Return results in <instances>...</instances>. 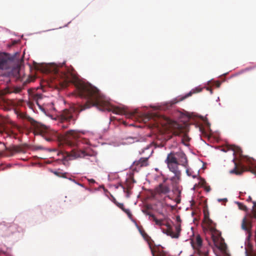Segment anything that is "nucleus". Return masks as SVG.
<instances>
[{"label": "nucleus", "mask_w": 256, "mask_h": 256, "mask_svg": "<svg viewBox=\"0 0 256 256\" xmlns=\"http://www.w3.org/2000/svg\"><path fill=\"white\" fill-rule=\"evenodd\" d=\"M73 70V68L66 66L62 68L61 70H54V78L56 84H59L62 88H64L70 83H74L78 96L88 100L83 105L79 104L76 107L72 106L64 110L60 114V120L62 122L75 120L74 114L76 111L80 112L92 106H96L101 110H107L115 114L126 116V109L111 104L97 88L89 84L76 82V76L74 74Z\"/></svg>", "instance_id": "f257e3e1"}, {"label": "nucleus", "mask_w": 256, "mask_h": 256, "mask_svg": "<svg viewBox=\"0 0 256 256\" xmlns=\"http://www.w3.org/2000/svg\"><path fill=\"white\" fill-rule=\"evenodd\" d=\"M164 162L170 171L174 174V176L171 178L170 180L175 182L180 181L182 174L178 166H186L187 164L188 160L186 154L182 150L177 152L172 151L168 154Z\"/></svg>", "instance_id": "f03ea898"}, {"label": "nucleus", "mask_w": 256, "mask_h": 256, "mask_svg": "<svg viewBox=\"0 0 256 256\" xmlns=\"http://www.w3.org/2000/svg\"><path fill=\"white\" fill-rule=\"evenodd\" d=\"M155 120L156 124L161 125L164 130L170 132L174 135L180 136L182 134L183 135V138H182V142H184V138L189 139L186 134L183 132L184 128L182 124L164 116L157 118Z\"/></svg>", "instance_id": "7ed1b4c3"}, {"label": "nucleus", "mask_w": 256, "mask_h": 256, "mask_svg": "<svg viewBox=\"0 0 256 256\" xmlns=\"http://www.w3.org/2000/svg\"><path fill=\"white\" fill-rule=\"evenodd\" d=\"M148 215L150 216L152 218L153 221L155 222L156 225L159 226L165 225L163 220L157 219L154 216V215L153 214H148ZM176 221L177 222V224L175 226V230L176 232H173L172 228L171 227L170 225L168 224H166V228H162V230L164 234H166V235L170 236L172 238H179L180 236V233L182 230L180 224L182 220L180 216H176Z\"/></svg>", "instance_id": "20e7f679"}, {"label": "nucleus", "mask_w": 256, "mask_h": 256, "mask_svg": "<svg viewBox=\"0 0 256 256\" xmlns=\"http://www.w3.org/2000/svg\"><path fill=\"white\" fill-rule=\"evenodd\" d=\"M191 244L194 251V254L198 256H208L209 248L202 245V240L200 235L191 240Z\"/></svg>", "instance_id": "39448f33"}, {"label": "nucleus", "mask_w": 256, "mask_h": 256, "mask_svg": "<svg viewBox=\"0 0 256 256\" xmlns=\"http://www.w3.org/2000/svg\"><path fill=\"white\" fill-rule=\"evenodd\" d=\"M80 137V134L72 130L68 131L64 135L63 142L70 146H74L77 144L78 140Z\"/></svg>", "instance_id": "423d86ee"}, {"label": "nucleus", "mask_w": 256, "mask_h": 256, "mask_svg": "<svg viewBox=\"0 0 256 256\" xmlns=\"http://www.w3.org/2000/svg\"><path fill=\"white\" fill-rule=\"evenodd\" d=\"M15 60L6 52L0 53V69L8 70L14 64Z\"/></svg>", "instance_id": "0eeeda50"}, {"label": "nucleus", "mask_w": 256, "mask_h": 256, "mask_svg": "<svg viewBox=\"0 0 256 256\" xmlns=\"http://www.w3.org/2000/svg\"><path fill=\"white\" fill-rule=\"evenodd\" d=\"M27 148L26 144L12 146L10 148H6V150L8 154H6V156H11L16 153H26Z\"/></svg>", "instance_id": "6e6552de"}, {"label": "nucleus", "mask_w": 256, "mask_h": 256, "mask_svg": "<svg viewBox=\"0 0 256 256\" xmlns=\"http://www.w3.org/2000/svg\"><path fill=\"white\" fill-rule=\"evenodd\" d=\"M86 155V154L84 151L76 149L72 150L70 154H68V156L70 157L68 158L69 160L78 158H83Z\"/></svg>", "instance_id": "1a4fd4ad"}, {"label": "nucleus", "mask_w": 256, "mask_h": 256, "mask_svg": "<svg viewBox=\"0 0 256 256\" xmlns=\"http://www.w3.org/2000/svg\"><path fill=\"white\" fill-rule=\"evenodd\" d=\"M10 71L9 72L8 74H4L7 77L13 76L14 78H18L19 77V72L20 67L18 64L16 65V62H14V64H13V66L10 68Z\"/></svg>", "instance_id": "9d476101"}, {"label": "nucleus", "mask_w": 256, "mask_h": 256, "mask_svg": "<svg viewBox=\"0 0 256 256\" xmlns=\"http://www.w3.org/2000/svg\"><path fill=\"white\" fill-rule=\"evenodd\" d=\"M170 192V188L168 186L162 184H160L156 188L155 192L157 194H166Z\"/></svg>", "instance_id": "9b49d317"}, {"label": "nucleus", "mask_w": 256, "mask_h": 256, "mask_svg": "<svg viewBox=\"0 0 256 256\" xmlns=\"http://www.w3.org/2000/svg\"><path fill=\"white\" fill-rule=\"evenodd\" d=\"M22 90L20 87H6L2 90V94H6L12 93L18 94L22 91Z\"/></svg>", "instance_id": "f8f14e48"}, {"label": "nucleus", "mask_w": 256, "mask_h": 256, "mask_svg": "<svg viewBox=\"0 0 256 256\" xmlns=\"http://www.w3.org/2000/svg\"><path fill=\"white\" fill-rule=\"evenodd\" d=\"M210 231L211 233L212 240L214 242L218 240L220 237L221 236L220 232L216 228L215 226H211Z\"/></svg>", "instance_id": "ddd939ff"}, {"label": "nucleus", "mask_w": 256, "mask_h": 256, "mask_svg": "<svg viewBox=\"0 0 256 256\" xmlns=\"http://www.w3.org/2000/svg\"><path fill=\"white\" fill-rule=\"evenodd\" d=\"M150 249L152 256H167L166 252L164 251L162 248H158L156 250H154L152 248V246H150Z\"/></svg>", "instance_id": "4468645a"}, {"label": "nucleus", "mask_w": 256, "mask_h": 256, "mask_svg": "<svg viewBox=\"0 0 256 256\" xmlns=\"http://www.w3.org/2000/svg\"><path fill=\"white\" fill-rule=\"evenodd\" d=\"M134 164L140 167L148 166V158H142L138 161H135Z\"/></svg>", "instance_id": "2eb2a0df"}, {"label": "nucleus", "mask_w": 256, "mask_h": 256, "mask_svg": "<svg viewBox=\"0 0 256 256\" xmlns=\"http://www.w3.org/2000/svg\"><path fill=\"white\" fill-rule=\"evenodd\" d=\"M29 93L30 94L31 98L35 101L38 105H40L38 104V100H42V94H39L36 92H32L30 93V90H28Z\"/></svg>", "instance_id": "dca6fc26"}, {"label": "nucleus", "mask_w": 256, "mask_h": 256, "mask_svg": "<svg viewBox=\"0 0 256 256\" xmlns=\"http://www.w3.org/2000/svg\"><path fill=\"white\" fill-rule=\"evenodd\" d=\"M234 168L230 171V173L232 174H234L236 175L241 174L244 172V168H242L238 167L236 162L234 163Z\"/></svg>", "instance_id": "f3484780"}, {"label": "nucleus", "mask_w": 256, "mask_h": 256, "mask_svg": "<svg viewBox=\"0 0 256 256\" xmlns=\"http://www.w3.org/2000/svg\"><path fill=\"white\" fill-rule=\"evenodd\" d=\"M202 88H196L195 89L192 90L190 92H189L188 94H186L185 96H184V98H186L192 95L193 94L197 93L198 92H200L202 90Z\"/></svg>", "instance_id": "a211bd4d"}, {"label": "nucleus", "mask_w": 256, "mask_h": 256, "mask_svg": "<svg viewBox=\"0 0 256 256\" xmlns=\"http://www.w3.org/2000/svg\"><path fill=\"white\" fill-rule=\"evenodd\" d=\"M242 228L244 230L248 232L250 230V228L247 225V223H246V218H244V220H242Z\"/></svg>", "instance_id": "6ab92c4d"}, {"label": "nucleus", "mask_w": 256, "mask_h": 256, "mask_svg": "<svg viewBox=\"0 0 256 256\" xmlns=\"http://www.w3.org/2000/svg\"><path fill=\"white\" fill-rule=\"evenodd\" d=\"M142 236L143 238L148 242L149 246L150 247V246H151L150 242L152 240L150 237L146 232L143 234Z\"/></svg>", "instance_id": "aec40b11"}, {"label": "nucleus", "mask_w": 256, "mask_h": 256, "mask_svg": "<svg viewBox=\"0 0 256 256\" xmlns=\"http://www.w3.org/2000/svg\"><path fill=\"white\" fill-rule=\"evenodd\" d=\"M204 222L207 225L209 230H210V228L211 226H212L213 222L212 221V220L211 219H210V218H208V220H204Z\"/></svg>", "instance_id": "412c9836"}, {"label": "nucleus", "mask_w": 256, "mask_h": 256, "mask_svg": "<svg viewBox=\"0 0 256 256\" xmlns=\"http://www.w3.org/2000/svg\"><path fill=\"white\" fill-rule=\"evenodd\" d=\"M128 114H129V119L133 118L135 116H136L138 115V110H135L134 112H132L129 110Z\"/></svg>", "instance_id": "4be33fe9"}, {"label": "nucleus", "mask_w": 256, "mask_h": 256, "mask_svg": "<svg viewBox=\"0 0 256 256\" xmlns=\"http://www.w3.org/2000/svg\"><path fill=\"white\" fill-rule=\"evenodd\" d=\"M152 116L150 114H147L145 115V116L143 118L142 120L144 123H146L148 121H149L152 118Z\"/></svg>", "instance_id": "5701e85b"}, {"label": "nucleus", "mask_w": 256, "mask_h": 256, "mask_svg": "<svg viewBox=\"0 0 256 256\" xmlns=\"http://www.w3.org/2000/svg\"><path fill=\"white\" fill-rule=\"evenodd\" d=\"M231 147H232V150L234 151V153L237 152V153L240 154L242 152V150L240 149V148H239L238 146H232Z\"/></svg>", "instance_id": "b1692460"}, {"label": "nucleus", "mask_w": 256, "mask_h": 256, "mask_svg": "<svg viewBox=\"0 0 256 256\" xmlns=\"http://www.w3.org/2000/svg\"><path fill=\"white\" fill-rule=\"evenodd\" d=\"M178 101L176 100H170L166 104V107L169 108L172 106L174 104H176Z\"/></svg>", "instance_id": "393cba45"}, {"label": "nucleus", "mask_w": 256, "mask_h": 256, "mask_svg": "<svg viewBox=\"0 0 256 256\" xmlns=\"http://www.w3.org/2000/svg\"><path fill=\"white\" fill-rule=\"evenodd\" d=\"M116 205L121 208L124 212L127 214H128V210L125 209L124 207V204L121 203H116Z\"/></svg>", "instance_id": "a878e982"}, {"label": "nucleus", "mask_w": 256, "mask_h": 256, "mask_svg": "<svg viewBox=\"0 0 256 256\" xmlns=\"http://www.w3.org/2000/svg\"><path fill=\"white\" fill-rule=\"evenodd\" d=\"M254 206L252 210V214L254 217L256 218V202H253Z\"/></svg>", "instance_id": "bb28decb"}, {"label": "nucleus", "mask_w": 256, "mask_h": 256, "mask_svg": "<svg viewBox=\"0 0 256 256\" xmlns=\"http://www.w3.org/2000/svg\"><path fill=\"white\" fill-rule=\"evenodd\" d=\"M238 208L240 209L244 210H246L247 208L246 206L244 205V204L240 203V202H238Z\"/></svg>", "instance_id": "cd10ccee"}, {"label": "nucleus", "mask_w": 256, "mask_h": 256, "mask_svg": "<svg viewBox=\"0 0 256 256\" xmlns=\"http://www.w3.org/2000/svg\"><path fill=\"white\" fill-rule=\"evenodd\" d=\"M136 226L139 232L141 234V235H142L143 234H144L146 232L143 228L142 226H138L136 224Z\"/></svg>", "instance_id": "c85d7f7f"}, {"label": "nucleus", "mask_w": 256, "mask_h": 256, "mask_svg": "<svg viewBox=\"0 0 256 256\" xmlns=\"http://www.w3.org/2000/svg\"><path fill=\"white\" fill-rule=\"evenodd\" d=\"M186 174L188 176H192V178H196V175H192V172L188 169H187L186 170Z\"/></svg>", "instance_id": "c756f323"}, {"label": "nucleus", "mask_w": 256, "mask_h": 256, "mask_svg": "<svg viewBox=\"0 0 256 256\" xmlns=\"http://www.w3.org/2000/svg\"><path fill=\"white\" fill-rule=\"evenodd\" d=\"M208 218H210L208 212H206L205 211H204V221L206 220Z\"/></svg>", "instance_id": "7c9ffc66"}, {"label": "nucleus", "mask_w": 256, "mask_h": 256, "mask_svg": "<svg viewBox=\"0 0 256 256\" xmlns=\"http://www.w3.org/2000/svg\"><path fill=\"white\" fill-rule=\"evenodd\" d=\"M6 154H8V151L6 150V152H0V158L6 156Z\"/></svg>", "instance_id": "2f4dec72"}, {"label": "nucleus", "mask_w": 256, "mask_h": 256, "mask_svg": "<svg viewBox=\"0 0 256 256\" xmlns=\"http://www.w3.org/2000/svg\"><path fill=\"white\" fill-rule=\"evenodd\" d=\"M19 116L22 118H28L27 115L24 113H20V114Z\"/></svg>", "instance_id": "473e14b6"}, {"label": "nucleus", "mask_w": 256, "mask_h": 256, "mask_svg": "<svg viewBox=\"0 0 256 256\" xmlns=\"http://www.w3.org/2000/svg\"><path fill=\"white\" fill-rule=\"evenodd\" d=\"M132 180L133 182H135V180L132 178L131 176L129 175V184H130V181ZM130 188V186H129V189Z\"/></svg>", "instance_id": "72a5a7b5"}, {"label": "nucleus", "mask_w": 256, "mask_h": 256, "mask_svg": "<svg viewBox=\"0 0 256 256\" xmlns=\"http://www.w3.org/2000/svg\"><path fill=\"white\" fill-rule=\"evenodd\" d=\"M70 180L72 182H75L76 184H78V185H80V186H83V184H79L78 182H76V180H73V179H72L71 178H70Z\"/></svg>", "instance_id": "f704fd0d"}, {"label": "nucleus", "mask_w": 256, "mask_h": 256, "mask_svg": "<svg viewBox=\"0 0 256 256\" xmlns=\"http://www.w3.org/2000/svg\"><path fill=\"white\" fill-rule=\"evenodd\" d=\"M124 192L126 193V196H128V187L124 188Z\"/></svg>", "instance_id": "c9c22d12"}, {"label": "nucleus", "mask_w": 256, "mask_h": 256, "mask_svg": "<svg viewBox=\"0 0 256 256\" xmlns=\"http://www.w3.org/2000/svg\"><path fill=\"white\" fill-rule=\"evenodd\" d=\"M205 190L207 192H209L210 190V186H206Z\"/></svg>", "instance_id": "e433bc0d"}, {"label": "nucleus", "mask_w": 256, "mask_h": 256, "mask_svg": "<svg viewBox=\"0 0 256 256\" xmlns=\"http://www.w3.org/2000/svg\"><path fill=\"white\" fill-rule=\"evenodd\" d=\"M88 182H90V183H94L95 182V180L94 179H90V180H88Z\"/></svg>", "instance_id": "4c0bfd02"}, {"label": "nucleus", "mask_w": 256, "mask_h": 256, "mask_svg": "<svg viewBox=\"0 0 256 256\" xmlns=\"http://www.w3.org/2000/svg\"><path fill=\"white\" fill-rule=\"evenodd\" d=\"M54 174L58 176H60V174H59V172H54Z\"/></svg>", "instance_id": "58836bf2"}, {"label": "nucleus", "mask_w": 256, "mask_h": 256, "mask_svg": "<svg viewBox=\"0 0 256 256\" xmlns=\"http://www.w3.org/2000/svg\"><path fill=\"white\" fill-rule=\"evenodd\" d=\"M34 133H35V134H36L39 133V132H38V130H36L34 131Z\"/></svg>", "instance_id": "ea45409f"}, {"label": "nucleus", "mask_w": 256, "mask_h": 256, "mask_svg": "<svg viewBox=\"0 0 256 256\" xmlns=\"http://www.w3.org/2000/svg\"><path fill=\"white\" fill-rule=\"evenodd\" d=\"M62 126L63 128H67V127H68V125H67V124H66V125H63Z\"/></svg>", "instance_id": "a19ab883"}, {"label": "nucleus", "mask_w": 256, "mask_h": 256, "mask_svg": "<svg viewBox=\"0 0 256 256\" xmlns=\"http://www.w3.org/2000/svg\"><path fill=\"white\" fill-rule=\"evenodd\" d=\"M252 200V198L250 196H249L248 199V200Z\"/></svg>", "instance_id": "79ce46f5"}, {"label": "nucleus", "mask_w": 256, "mask_h": 256, "mask_svg": "<svg viewBox=\"0 0 256 256\" xmlns=\"http://www.w3.org/2000/svg\"><path fill=\"white\" fill-rule=\"evenodd\" d=\"M46 140L48 141H50L51 140V139L50 138H46Z\"/></svg>", "instance_id": "37998d69"}, {"label": "nucleus", "mask_w": 256, "mask_h": 256, "mask_svg": "<svg viewBox=\"0 0 256 256\" xmlns=\"http://www.w3.org/2000/svg\"><path fill=\"white\" fill-rule=\"evenodd\" d=\"M66 174V173H65V174H62V176L63 178H66V176H65Z\"/></svg>", "instance_id": "c03bdc74"}, {"label": "nucleus", "mask_w": 256, "mask_h": 256, "mask_svg": "<svg viewBox=\"0 0 256 256\" xmlns=\"http://www.w3.org/2000/svg\"><path fill=\"white\" fill-rule=\"evenodd\" d=\"M124 122V124L125 126H126V122Z\"/></svg>", "instance_id": "a18cd8bd"}, {"label": "nucleus", "mask_w": 256, "mask_h": 256, "mask_svg": "<svg viewBox=\"0 0 256 256\" xmlns=\"http://www.w3.org/2000/svg\"><path fill=\"white\" fill-rule=\"evenodd\" d=\"M128 216H129V218H130L131 216V214L130 212H129Z\"/></svg>", "instance_id": "49530a36"}, {"label": "nucleus", "mask_w": 256, "mask_h": 256, "mask_svg": "<svg viewBox=\"0 0 256 256\" xmlns=\"http://www.w3.org/2000/svg\"><path fill=\"white\" fill-rule=\"evenodd\" d=\"M129 126H134L133 124H129Z\"/></svg>", "instance_id": "de8ad7c7"}, {"label": "nucleus", "mask_w": 256, "mask_h": 256, "mask_svg": "<svg viewBox=\"0 0 256 256\" xmlns=\"http://www.w3.org/2000/svg\"><path fill=\"white\" fill-rule=\"evenodd\" d=\"M222 250H224V248L222 246Z\"/></svg>", "instance_id": "09e8293b"}, {"label": "nucleus", "mask_w": 256, "mask_h": 256, "mask_svg": "<svg viewBox=\"0 0 256 256\" xmlns=\"http://www.w3.org/2000/svg\"><path fill=\"white\" fill-rule=\"evenodd\" d=\"M220 86V83L218 84V86Z\"/></svg>", "instance_id": "8fccbe9b"}, {"label": "nucleus", "mask_w": 256, "mask_h": 256, "mask_svg": "<svg viewBox=\"0 0 256 256\" xmlns=\"http://www.w3.org/2000/svg\"><path fill=\"white\" fill-rule=\"evenodd\" d=\"M128 180V178H126V182H127Z\"/></svg>", "instance_id": "3c124183"}, {"label": "nucleus", "mask_w": 256, "mask_h": 256, "mask_svg": "<svg viewBox=\"0 0 256 256\" xmlns=\"http://www.w3.org/2000/svg\"><path fill=\"white\" fill-rule=\"evenodd\" d=\"M220 200H220V199L218 200V201H220Z\"/></svg>", "instance_id": "603ef678"}]
</instances>
